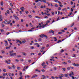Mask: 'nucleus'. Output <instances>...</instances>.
Masks as SVG:
<instances>
[{
	"instance_id": "56",
	"label": "nucleus",
	"mask_w": 79,
	"mask_h": 79,
	"mask_svg": "<svg viewBox=\"0 0 79 79\" xmlns=\"http://www.w3.org/2000/svg\"><path fill=\"white\" fill-rule=\"evenodd\" d=\"M8 75H9V76H11V73H8Z\"/></svg>"
},
{
	"instance_id": "3",
	"label": "nucleus",
	"mask_w": 79,
	"mask_h": 79,
	"mask_svg": "<svg viewBox=\"0 0 79 79\" xmlns=\"http://www.w3.org/2000/svg\"><path fill=\"white\" fill-rule=\"evenodd\" d=\"M69 75L70 77H72V76H74V73L73 72L71 71L70 72Z\"/></svg>"
},
{
	"instance_id": "41",
	"label": "nucleus",
	"mask_w": 79,
	"mask_h": 79,
	"mask_svg": "<svg viewBox=\"0 0 79 79\" xmlns=\"http://www.w3.org/2000/svg\"><path fill=\"white\" fill-rule=\"evenodd\" d=\"M50 20H48L46 21V23H50Z\"/></svg>"
},
{
	"instance_id": "10",
	"label": "nucleus",
	"mask_w": 79,
	"mask_h": 79,
	"mask_svg": "<svg viewBox=\"0 0 79 79\" xmlns=\"http://www.w3.org/2000/svg\"><path fill=\"white\" fill-rule=\"evenodd\" d=\"M34 45H37V47H40V45H39V44L37 43H35Z\"/></svg>"
},
{
	"instance_id": "39",
	"label": "nucleus",
	"mask_w": 79,
	"mask_h": 79,
	"mask_svg": "<svg viewBox=\"0 0 79 79\" xmlns=\"http://www.w3.org/2000/svg\"><path fill=\"white\" fill-rule=\"evenodd\" d=\"M41 71L43 73H45V70L44 69H42Z\"/></svg>"
},
{
	"instance_id": "2",
	"label": "nucleus",
	"mask_w": 79,
	"mask_h": 79,
	"mask_svg": "<svg viewBox=\"0 0 79 79\" xmlns=\"http://www.w3.org/2000/svg\"><path fill=\"white\" fill-rule=\"evenodd\" d=\"M9 52L10 53V56H16V54L15 53H12V52L11 51H10Z\"/></svg>"
},
{
	"instance_id": "16",
	"label": "nucleus",
	"mask_w": 79,
	"mask_h": 79,
	"mask_svg": "<svg viewBox=\"0 0 79 79\" xmlns=\"http://www.w3.org/2000/svg\"><path fill=\"white\" fill-rule=\"evenodd\" d=\"M11 67H12V68H13V69H15V68H16V67H15V66L14 65H12L11 66Z\"/></svg>"
},
{
	"instance_id": "4",
	"label": "nucleus",
	"mask_w": 79,
	"mask_h": 79,
	"mask_svg": "<svg viewBox=\"0 0 79 79\" xmlns=\"http://www.w3.org/2000/svg\"><path fill=\"white\" fill-rule=\"evenodd\" d=\"M48 25V23H46L45 25H43L42 26H39V27H41L42 28H44V27H45V26H47Z\"/></svg>"
},
{
	"instance_id": "36",
	"label": "nucleus",
	"mask_w": 79,
	"mask_h": 79,
	"mask_svg": "<svg viewBox=\"0 0 79 79\" xmlns=\"http://www.w3.org/2000/svg\"><path fill=\"white\" fill-rule=\"evenodd\" d=\"M64 50L63 49H61V51H60V52L61 53H63V52H64Z\"/></svg>"
},
{
	"instance_id": "62",
	"label": "nucleus",
	"mask_w": 79,
	"mask_h": 79,
	"mask_svg": "<svg viewBox=\"0 0 79 79\" xmlns=\"http://www.w3.org/2000/svg\"><path fill=\"white\" fill-rule=\"evenodd\" d=\"M61 42V40H59V41H58V42H57V43H59V42Z\"/></svg>"
},
{
	"instance_id": "20",
	"label": "nucleus",
	"mask_w": 79,
	"mask_h": 79,
	"mask_svg": "<svg viewBox=\"0 0 79 79\" xmlns=\"http://www.w3.org/2000/svg\"><path fill=\"white\" fill-rule=\"evenodd\" d=\"M20 10H25V8H24V7H23L20 8Z\"/></svg>"
},
{
	"instance_id": "48",
	"label": "nucleus",
	"mask_w": 79,
	"mask_h": 79,
	"mask_svg": "<svg viewBox=\"0 0 79 79\" xmlns=\"http://www.w3.org/2000/svg\"><path fill=\"white\" fill-rule=\"evenodd\" d=\"M0 31H1V32H4L3 30L1 29Z\"/></svg>"
},
{
	"instance_id": "8",
	"label": "nucleus",
	"mask_w": 79,
	"mask_h": 79,
	"mask_svg": "<svg viewBox=\"0 0 79 79\" xmlns=\"http://www.w3.org/2000/svg\"><path fill=\"white\" fill-rule=\"evenodd\" d=\"M54 31L52 30H50L49 31V33H50L51 34H52V35H53V34H54Z\"/></svg>"
},
{
	"instance_id": "7",
	"label": "nucleus",
	"mask_w": 79,
	"mask_h": 79,
	"mask_svg": "<svg viewBox=\"0 0 79 79\" xmlns=\"http://www.w3.org/2000/svg\"><path fill=\"white\" fill-rule=\"evenodd\" d=\"M20 73L19 74V76L20 77L19 78V79H20V78H23V75H22V74H23V73H22L21 72H20Z\"/></svg>"
},
{
	"instance_id": "27",
	"label": "nucleus",
	"mask_w": 79,
	"mask_h": 79,
	"mask_svg": "<svg viewBox=\"0 0 79 79\" xmlns=\"http://www.w3.org/2000/svg\"><path fill=\"white\" fill-rule=\"evenodd\" d=\"M31 49H34V46H31L30 47Z\"/></svg>"
},
{
	"instance_id": "33",
	"label": "nucleus",
	"mask_w": 79,
	"mask_h": 79,
	"mask_svg": "<svg viewBox=\"0 0 79 79\" xmlns=\"http://www.w3.org/2000/svg\"><path fill=\"white\" fill-rule=\"evenodd\" d=\"M32 30H29L28 31H26V32H32Z\"/></svg>"
},
{
	"instance_id": "51",
	"label": "nucleus",
	"mask_w": 79,
	"mask_h": 79,
	"mask_svg": "<svg viewBox=\"0 0 79 79\" xmlns=\"http://www.w3.org/2000/svg\"><path fill=\"white\" fill-rule=\"evenodd\" d=\"M32 11L33 13H35V11L34 10H32Z\"/></svg>"
},
{
	"instance_id": "11",
	"label": "nucleus",
	"mask_w": 79,
	"mask_h": 79,
	"mask_svg": "<svg viewBox=\"0 0 79 79\" xmlns=\"http://www.w3.org/2000/svg\"><path fill=\"white\" fill-rule=\"evenodd\" d=\"M37 75L35 74L33 76L31 77V78H35V77H37Z\"/></svg>"
},
{
	"instance_id": "53",
	"label": "nucleus",
	"mask_w": 79,
	"mask_h": 79,
	"mask_svg": "<svg viewBox=\"0 0 79 79\" xmlns=\"http://www.w3.org/2000/svg\"><path fill=\"white\" fill-rule=\"evenodd\" d=\"M3 76H6V74L5 73H3Z\"/></svg>"
},
{
	"instance_id": "60",
	"label": "nucleus",
	"mask_w": 79,
	"mask_h": 79,
	"mask_svg": "<svg viewBox=\"0 0 79 79\" xmlns=\"http://www.w3.org/2000/svg\"><path fill=\"white\" fill-rule=\"evenodd\" d=\"M73 55L74 56H73L72 57H76V54H73Z\"/></svg>"
},
{
	"instance_id": "23",
	"label": "nucleus",
	"mask_w": 79,
	"mask_h": 79,
	"mask_svg": "<svg viewBox=\"0 0 79 79\" xmlns=\"http://www.w3.org/2000/svg\"><path fill=\"white\" fill-rule=\"evenodd\" d=\"M35 18H38V19H40V18H41L37 16H36L35 17Z\"/></svg>"
},
{
	"instance_id": "34",
	"label": "nucleus",
	"mask_w": 79,
	"mask_h": 79,
	"mask_svg": "<svg viewBox=\"0 0 79 79\" xmlns=\"http://www.w3.org/2000/svg\"><path fill=\"white\" fill-rule=\"evenodd\" d=\"M10 5L11 6H13V3H12L11 2L10 4Z\"/></svg>"
},
{
	"instance_id": "44",
	"label": "nucleus",
	"mask_w": 79,
	"mask_h": 79,
	"mask_svg": "<svg viewBox=\"0 0 79 79\" xmlns=\"http://www.w3.org/2000/svg\"><path fill=\"white\" fill-rule=\"evenodd\" d=\"M8 41H9V42H10V41H11V39H7Z\"/></svg>"
},
{
	"instance_id": "24",
	"label": "nucleus",
	"mask_w": 79,
	"mask_h": 79,
	"mask_svg": "<svg viewBox=\"0 0 79 79\" xmlns=\"http://www.w3.org/2000/svg\"><path fill=\"white\" fill-rule=\"evenodd\" d=\"M17 58H20L21 57V56L19 55H17Z\"/></svg>"
},
{
	"instance_id": "12",
	"label": "nucleus",
	"mask_w": 79,
	"mask_h": 79,
	"mask_svg": "<svg viewBox=\"0 0 79 79\" xmlns=\"http://www.w3.org/2000/svg\"><path fill=\"white\" fill-rule=\"evenodd\" d=\"M22 54L23 55V56H26L27 55V54L24 52H22Z\"/></svg>"
},
{
	"instance_id": "64",
	"label": "nucleus",
	"mask_w": 79,
	"mask_h": 79,
	"mask_svg": "<svg viewBox=\"0 0 79 79\" xmlns=\"http://www.w3.org/2000/svg\"><path fill=\"white\" fill-rule=\"evenodd\" d=\"M58 10H61V7H59V8H58Z\"/></svg>"
},
{
	"instance_id": "38",
	"label": "nucleus",
	"mask_w": 79,
	"mask_h": 79,
	"mask_svg": "<svg viewBox=\"0 0 79 79\" xmlns=\"http://www.w3.org/2000/svg\"><path fill=\"white\" fill-rule=\"evenodd\" d=\"M20 60L21 61H24V59H20Z\"/></svg>"
},
{
	"instance_id": "50",
	"label": "nucleus",
	"mask_w": 79,
	"mask_h": 79,
	"mask_svg": "<svg viewBox=\"0 0 79 79\" xmlns=\"http://www.w3.org/2000/svg\"><path fill=\"white\" fill-rule=\"evenodd\" d=\"M21 22L22 23H23V21H24V20H23V19H21Z\"/></svg>"
},
{
	"instance_id": "49",
	"label": "nucleus",
	"mask_w": 79,
	"mask_h": 79,
	"mask_svg": "<svg viewBox=\"0 0 79 79\" xmlns=\"http://www.w3.org/2000/svg\"><path fill=\"white\" fill-rule=\"evenodd\" d=\"M74 23H73V24L71 25V27H73V26H74Z\"/></svg>"
},
{
	"instance_id": "32",
	"label": "nucleus",
	"mask_w": 79,
	"mask_h": 79,
	"mask_svg": "<svg viewBox=\"0 0 79 79\" xmlns=\"http://www.w3.org/2000/svg\"><path fill=\"white\" fill-rule=\"evenodd\" d=\"M60 17H58L57 18V20H56V21H59L60 20Z\"/></svg>"
},
{
	"instance_id": "42",
	"label": "nucleus",
	"mask_w": 79,
	"mask_h": 79,
	"mask_svg": "<svg viewBox=\"0 0 79 79\" xmlns=\"http://www.w3.org/2000/svg\"><path fill=\"white\" fill-rule=\"evenodd\" d=\"M11 23V20H10L9 21L7 22V24H10Z\"/></svg>"
},
{
	"instance_id": "5",
	"label": "nucleus",
	"mask_w": 79,
	"mask_h": 79,
	"mask_svg": "<svg viewBox=\"0 0 79 79\" xmlns=\"http://www.w3.org/2000/svg\"><path fill=\"white\" fill-rule=\"evenodd\" d=\"M40 37L41 38H42V37H45L46 39H47V38H48V37L46 36V35L44 34H42L41 35H40Z\"/></svg>"
},
{
	"instance_id": "18",
	"label": "nucleus",
	"mask_w": 79,
	"mask_h": 79,
	"mask_svg": "<svg viewBox=\"0 0 79 79\" xmlns=\"http://www.w3.org/2000/svg\"><path fill=\"white\" fill-rule=\"evenodd\" d=\"M64 76L65 77H68V74H65Z\"/></svg>"
},
{
	"instance_id": "43",
	"label": "nucleus",
	"mask_w": 79,
	"mask_h": 79,
	"mask_svg": "<svg viewBox=\"0 0 79 79\" xmlns=\"http://www.w3.org/2000/svg\"><path fill=\"white\" fill-rule=\"evenodd\" d=\"M3 71H4V72H6V69H3Z\"/></svg>"
},
{
	"instance_id": "61",
	"label": "nucleus",
	"mask_w": 79,
	"mask_h": 79,
	"mask_svg": "<svg viewBox=\"0 0 79 79\" xmlns=\"http://www.w3.org/2000/svg\"><path fill=\"white\" fill-rule=\"evenodd\" d=\"M2 26L3 27H5V25H4L3 24H2Z\"/></svg>"
},
{
	"instance_id": "21",
	"label": "nucleus",
	"mask_w": 79,
	"mask_h": 79,
	"mask_svg": "<svg viewBox=\"0 0 79 79\" xmlns=\"http://www.w3.org/2000/svg\"><path fill=\"white\" fill-rule=\"evenodd\" d=\"M62 64H67V63L66 62H62Z\"/></svg>"
},
{
	"instance_id": "28",
	"label": "nucleus",
	"mask_w": 79,
	"mask_h": 79,
	"mask_svg": "<svg viewBox=\"0 0 79 79\" xmlns=\"http://www.w3.org/2000/svg\"><path fill=\"white\" fill-rule=\"evenodd\" d=\"M15 18V19H19V18L16 16Z\"/></svg>"
},
{
	"instance_id": "45",
	"label": "nucleus",
	"mask_w": 79,
	"mask_h": 79,
	"mask_svg": "<svg viewBox=\"0 0 79 79\" xmlns=\"http://www.w3.org/2000/svg\"><path fill=\"white\" fill-rule=\"evenodd\" d=\"M62 69L64 71H66V69L65 68H63Z\"/></svg>"
},
{
	"instance_id": "25",
	"label": "nucleus",
	"mask_w": 79,
	"mask_h": 79,
	"mask_svg": "<svg viewBox=\"0 0 79 79\" xmlns=\"http://www.w3.org/2000/svg\"><path fill=\"white\" fill-rule=\"evenodd\" d=\"M8 69H12V68L11 67L9 66H8Z\"/></svg>"
},
{
	"instance_id": "57",
	"label": "nucleus",
	"mask_w": 79,
	"mask_h": 79,
	"mask_svg": "<svg viewBox=\"0 0 79 79\" xmlns=\"http://www.w3.org/2000/svg\"><path fill=\"white\" fill-rule=\"evenodd\" d=\"M31 55H34L35 54H34V53H31Z\"/></svg>"
},
{
	"instance_id": "58",
	"label": "nucleus",
	"mask_w": 79,
	"mask_h": 79,
	"mask_svg": "<svg viewBox=\"0 0 79 79\" xmlns=\"http://www.w3.org/2000/svg\"><path fill=\"white\" fill-rule=\"evenodd\" d=\"M55 6L56 7H58V5H57V4H55Z\"/></svg>"
},
{
	"instance_id": "29",
	"label": "nucleus",
	"mask_w": 79,
	"mask_h": 79,
	"mask_svg": "<svg viewBox=\"0 0 79 79\" xmlns=\"http://www.w3.org/2000/svg\"><path fill=\"white\" fill-rule=\"evenodd\" d=\"M62 10H63V11H66L67 9H66V8H65L64 9H62Z\"/></svg>"
},
{
	"instance_id": "19",
	"label": "nucleus",
	"mask_w": 79,
	"mask_h": 79,
	"mask_svg": "<svg viewBox=\"0 0 79 79\" xmlns=\"http://www.w3.org/2000/svg\"><path fill=\"white\" fill-rule=\"evenodd\" d=\"M1 6H3V1H2L1 3Z\"/></svg>"
},
{
	"instance_id": "6",
	"label": "nucleus",
	"mask_w": 79,
	"mask_h": 79,
	"mask_svg": "<svg viewBox=\"0 0 79 79\" xmlns=\"http://www.w3.org/2000/svg\"><path fill=\"white\" fill-rule=\"evenodd\" d=\"M74 66H77L79 67V64H75V63H73L72 64Z\"/></svg>"
},
{
	"instance_id": "55",
	"label": "nucleus",
	"mask_w": 79,
	"mask_h": 79,
	"mask_svg": "<svg viewBox=\"0 0 79 79\" xmlns=\"http://www.w3.org/2000/svg\"><path fill=\"white\" fill-rule=\"evenodd\" d=\"M45 48V47H42V48H41V49H44V48Z\"/></svg>"
},
{
	"instance_id": "31",
	"label": "nucleus",
	"mask_w": 79,
	"mask_h": 79,
	"mask_svg": "<svg viewBox=\"0 0 79 79\" xmlns=\"http://www.w3.org/2000/svg\"><path fill=\"white\" fill-rule=\"evenodd\" d=\"M58 3L60 4V5H62V3L60 2V1H58Z\"/></svg>"
},
{
	"instance_id": "26",
	"label": "nucleus",
	"mask_w": 79,
	"mask_h": 79,
	"mask_svg": "<svg viewBox=\"0 0 79 79\" xmlns=\"http://www.w3.org/2000/svg\"><path fill=\"white\" fill-rule=\"evenodd\" d=\"M36 71H37L38 72H39V73H40V71L39 70H38V69H37L35 70Z\"/></svg>"
},
{
	"instance_id": "22",
	"label": "nucleus",
	"mask_w": 79,
	"mask_h": 79,
	"mask_svg": "<svg viewBox=\"0 0 79 79\" xmlns=\"http://www.w3.org/2000/svg\"><path fill=\"white\" fill-rule=\"evenodd\" d=\"M6 49H7V50H8V49H10V47H6Z\"/></svg>"
},
{
	"instance_id": "63",
	"label": "nucleus",
	"mask_w": 79,
	"mask_h": 79,
	"mask_svg": "<svg viewBox=\"0 0 79 79\" xmlns=\"http://www.w3.org/2000/svg\"><path fill=\"white\" fill-rule=\"evenodd\" d=\"M28 16L29 18H32V16L31 15H28Z\"/></svg>"
},
{
	"instance_id": "47",
	"label": "nucleus",
	"mask_w": 79,
	"mask_h": 79,
	"mask_svg": "<svg viewBox=\"0 0 79 79\" xmlns=\"http://www.w3.org/2000/svg\"><path fill=\"white\" fill-rule=\"evenodd\" d=\"M26 14H28L29 13V12L27 11H26Z\"/></svg>"
},
{
	"instance_id": "46",
	"label": "nucleus",
	"mask_w": 79,
	"mask_h": 79,
	"mask_svg": "<svg viewBox=\"0 0 79 79\" xmlns=\"http://www.w3.org/2000/svg\"><path fill=\"white\" fill-rule=\"evenodd\" d=\"M43 2H44V3H46V0H43Z\"/></svg>"
},
{
	"instance_id": "9",
	"label": "nucleus",
	"mask_w": 79,
	"mask_h": 79,
	"mask_svg": "<svg viewBox=\"0 0 79 79\" xmlns=\"http://www.w3.org/2000/svg\"><path fill=\"white\" fill-rule=\"evenodd\" d=\"M4 41L5 42V45L6 47H7V46H8V42H7V41L6 40H5Z\"/></svg>"
},
{
	"instance_id": "59",
	"label": "nucleus",
	"mask_w": 79,
	"mask_h": 79,
	"mask_svg": "<svg viewBox=\"0 0 79 79\" xmlns=\"http://www.w3.org/2000/svg\"><path fill=\"white\" fill-rule=\"evenodd\" d=\"M38 40H39V41H41V40H42V39H41L40 38L38 39Z\"/></svg>"
},
{
	"instance_id": "52",
	"label": "nucleus",
	"mask_w": 79,
	"mask_h": 79,
	"mask_svg": "<svg viewBox=\"0 0 79 79\" xmlns=\"http://www.w3.org/2000/svg\"><path fill=\"white\" fill-rule=\"evenodd\" d=\"M73 51H76V49L74 48L72 49Z\"/></svg>"
},
{
	"instance_id": "13",
	"label": "nucleus",
	"mask_w": 79,
	"mask_h": 79,
	"mask_svg": "<svg viewBox=\"0 0 79 79\" xmlns=\"http://www.w3.org/2000/svg\"><path fill=\"white\" fill-rule=\"evenodd\" d=\"M72 78L73 79H78V78H77L76 77H74V76H72Z\"/></svg>"
},
{
	"instance_id": "14",
	"label": "nucleus",
	"mask_w": 79,
	"mask_h": 79,
	"mask_svg": "<svg viewBox=\"0 0 79 79\" xmlns=\"http://www.w3.org/2000/svg\"><path fill=\"white\" fill-rule=\"evenodd\" d=\"M3 23L5 24H8V21H7L6 20H5L3 22Z\"/></svg>"
},
{
	"instance_id": "17",
	"label": "nucleus",
	"mask_w": 79,
	"mask_h": 79,
	"mask_svg": "<svg viewBox=\"0 0 79 79\" xmlns=\"http://www.w3.org/2000/svg\"><path fill=\"white\" fill-rule=\"evenodd\" d=\"M1 52L2 53V54H3L4 53H5V52L4 51L2 50L1 51Z\"/></svg>"
},
{
	"instance_id": "30",
	"label": "nucleus",
	"mask_w": 79,
	"mask_h": 79,
	"mask_svg": "<svg viewBox=\"0 0 79 79\" xmlns=\"http://www.w3.org/2000/svg\"><path fill=\"white\" fill-rule=\"evenodd\" d=\"M42 76L44 78H46V77L44 75H43Z\"/></svg>"
},
{
	"instance_id": "37",
	"label": "nucleus",
	"mask_w": 79,
	"mask_h": 79,
	"mask_svg": "<svg viewBox=\"0 0 79 79\" xmlns=\"http://www.w3.org/2000/svg\"><path fill=\"white\" fill-rule=\"evenodd\" d=\"M51 13L52 14V15H55V13H54L53 11L51 12Z\"/></svg>"
},
{
	"instance_id": "40",
	"label": "nucleus",
	"mask_w": 79,
	"mask_h": 79,
	"mask_svg": "<svg viewBox=\"0 0 79 79\" xmlns=\"http://www.w3.org/2000/svg\"><path fill=\"white\" fill-rule=\"evenodd\" d=\"M6 13H7L9 14V13H10V11H9V10H7L6 11Z\"/></svg>"
},
{
	"instance_id": "1",
	"label": "nucleus",
	"mask_w": 79,
	"mask_h": 79,
	"mask_svg": "<svg viewBox=\"0 0 79 79\" xmlns=\"http://www.w3.org/2000/svg\"><path fill=\"white\" fill-rule=\"evenodd\" d=\"M16 43H19V44H24L26 42V40H24L23 41H22V43L21 42V41L19 40H16Z\"/></svg>"
},
{
	"instance_id": "35",
	"label": "nucleus",
	"mask_w": 79,
	"mask_h": 79,
	"mask_svg": "<svg viewBox=\"0 0 79 79\" xmlns=\"http://www.w3.org/2000/svg\"><path fill=\"white\" fill-rule=\"evenodd\" d=\"M15 61H16L17 62H19V60L17 59H15Z\"/></svg>"
},
{
	"instance_id": "15",
	"label": "nucleus",
	"mask_w": 79,
	"mask_h": 79,
	"mask_svg": "<svg viewBox=\"0 0 79 79\" xmlns=\"http://www.w3.org/2000/svg\"><path fill=\"white\" fill-rule=\"evenodd\" d=\"M0 21H3V19H2V17L1 15H0Z\"/></svg>"
},
{
	"instance_id": "54",
	"label": "nucleus",
	"mask_w": 79,
	"mask_h": 79,
	"mask_svg": "<svg viewBox=\"0 0 79 79\" xmlns=\"http://www.w3.org/2000/svg\"><path fill=\"white\" fill-rule=\"evenodd\" d=\"M54 2H58V0H54Z\"/></svg>"
}]
</instances>
